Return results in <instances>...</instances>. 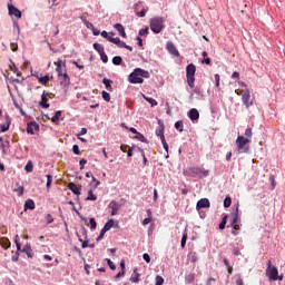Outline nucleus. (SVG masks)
I'll return each instance as SVG.
<instances>
[{
  "instance_id": "nucleus-8",
  "label": "nucleus",
  "mask_w": 285,
  "mask_h": 285,
  "mask_svg": "<svg viewBox=\"0 0 285 285\" xmlns=\"http://www.w3.org/2000/svg\"><path fill=\"white\" fill-rule=\"evenodd\" d=\"M230 226H242V222L239 220V203L235 205V212L233 214Z\"/></svg>"
},
{
  "instance_id": "nucleus-61",
  "label": "nucleus",
  "mask_w": 285,
  "mask_h": 285,
  "mask_svg": "<svg viewBox=\"0 0 285 285\" xmlns=\"http://www.w3.org/2000/svg\"><path fill=\"white\" fill-rule=\"evenodd\" d=\"M164 284V278L161 276L156 277V285H163Z\"/></svg>"
},
{
  "instance_id": "nucleus-37",
  "label": "nucleus",
  "mask_w": 285,
  "mask_h": 285,
  "mask_svg": "<svg viewBox=\"0 0 285 285\" xmlns=\"http://www.w3.org/2000/svg\"><path fill=\"white\" fill-rule=\"evenodd\" d=\"M121 61H124V59H121L120 56H115V57L112 58V63H114V66H121Z\"/></svg>"
},
{
  "instance_id": "nucleus-45",
  "label": "nucleus",
  "mask_w": 285,
  "mask_h": 285,
  "mask_svg": "<svg viewBox=\"0 0 285 285\" xmlns=\"http://www.w3.org/2000/svg\"><path fill=\"white\" fill-rule=\"evenodd\" d=\"M106 262L111 271H116L117 266H115V263L110 258H106Z\"/></svg>"
},
{
  "instance_id": "nucleus-11",
  "label": "nucleus",
  "mask_w": 285,
  "mask_h": 285,
  "mask_svg": "<svg viewBox=\"0 0 285 285\" xmlns=\"http://www.w3.org/2000/svg\"><path fill=\"white\" fill-rule=\"evenodd\" d=\"M101 37L104 39H107V41H109L110 43H118L119 46H121V39H119V37L112 38V36L108 35V31H102L100 32Z\"/></svg>"
},
{
  "instance_id": "nucleus-46",
  "label": "nucleus",
  "mask_w": 285,
  "mask_h": 285,
  "mask_svg": "<svg viewBox=\"0 0 285 285\" xmlns=\"http://www.w3.org/2000/svg\"><path fill=\"white\" fill-rule=\"evenodd\" d=\"M35 166L32 165V161H29L26 167L24 170H27L28 173H32Z\"/></svg>"
},
{
  "instance_id": "nucleus-17",
  "label": "nucleus",
  "mask_w": 285,
  "mask_h": 285,
  "mask_svg": "<svg viewBox=\"0 0 285 285\" xmlns=\"http://www.w3.org/2000/svg\"><path fill=\"white\" fill-rule=\"evenodd\" d=\"M115 30L119 33L122 39H126L128 36L126 35V29L124 28V24L121 23H116L114 24Z\"/></svg>"
},
{
  "instance_id": "nucleus-42",
  "label": "nucleus",
  "mask_w": 285,
  "mask_h": 285,
  "mask_svg": "<svg viewBox=\"0 0 285 285\" xmlns=\"http://www.w3.org/2000/svg\"><path fill=\"white\" fill-rule=\"evenodd\" d=\"M144 99L148 101V104H150L151 107L157 106V100H155L154 98H148L144 96Z\"/></svg>"
},
{
  "instance_id": "nucleus-21",
  "label": "nucleus",
  "mask_w": 285,
  "mask_h": 285,
  "mask_svg": "<svg viewBox=\"0 0 285 285\" xmlns=\"http://www.w3.org/2000/svg\"><path fill=\"white\" fill-rule=\"evenodd\" d=\"M48 97H50V94H46V91H43L41 101L39 102L43 108H50V104H48Z\"/></svg>"
},
{
  "instance_id": "nucleus-47",
  "label": "nucleus",
  "mask_w": 285,
  "mask_h": 285,
  "mask_svg": "<svg viewBox=\"0 0 285 285\" xmlns=\"http://www.w3.org/2000/svg\"><path fill=\"white\" fill-rule=\"evenodd\" d=\"M186 282H187L188 284H193V282H195V275H194V274H188V275L186 276Z\"/></svg>"
},
{
  "instance_id": "nucleus-13",
  "label": "nucleus",
  "mask_w": 285,
  "mask_h": 285,
  "mask_svg": "<svg viewBox=\"0 0 285 285\" xmlns=\"http://www.w3.org/2000/svg\"><path fill=\"white\" fill-rule=\"evenodd\" d=\"M3 119H4V122L0 124V132H8V130H10V124H11L10 116L6 115Z\"/></svg>"
},
{
  "instance_id": "nucleus-36",
  "label": "nucleus",
  "mask_w": 285,
  "mask_h": 285,
  "mask_svg": "<svg viewBox=\"0 0 285 285\" xmlns=\"http://www.w3.org/2000/svg\"><path fill=\"white\" fill-rule=\"evenodd\" d=\"M186 242H188V233H184L180 242L181 248H186Z\"/></svg>"
},
{
  "instance_id": "nucleus-59",
  "label": "nucleus",
  "mask_w": 285,
  "mask_h": 285,
  "mask_svg": "<svg viewBox=\"0 0 285 285\" xmlns=\"http://www.w3.org/2000/svg\"><path fill=\"white\" fill-rule=\"evenodd\" d=\"M14 244H16V246H17L18 253H21V243H19V238H16V239H14Z\"/></svg>"
},
{
  "instance_id": "nucleus-3",
  "label": "nucleus",
  "mask_w": 285,
  "mask_h": 285,
  "mask_svg": "<svg viewBox=\"0 0 285 285\" xmlns=\"http://www.w3.org/2000/svg\"><path fill=\"white\" fill-rule=\"evenodd\" d=\"M149 27L151 32H154V35H159V32H161V30H164L165 28L164 18L163 17L151 18L149 21Z\"/></svg>"
},
{
  "instance_id": "nucleus-12",
  "label": "nucleus",
  "mask_w": 285,
  "mask_h": 285,
  "mask_svg": "<svg viewBox=\"0 0 285 285\" xmlns=\"http://www.w3.org/2000/svg\"><path fill=\"white\" fill-rule=\"evenodd\" d=\"M166 49L169 52V55H173L174 57H179V50H177V47L171 41L167 42Z\"/></svg>"
},
{
  "instance_id": "nucleus-62",
  "label": "nucleus",
  "mask_w": 285,
  "mask_h": 285,
  "mask_svg": "<svg viewBox=\"0 0 285 285\" xmlns=\"http://www.w3.org/2000/svg\"><path fill=\"white\" fill-rule=\"evenodd\" d=\"M146 12H148L147 9H141V11L137 13V17H146Z\"/></svg>"
},
{
  "instance_id": "nucleus-10",
  "label": "nucleus",
  "mask_w": 285,
  "mask_h": 285,
  "mask_svg": "<svg viewBox=\"0 0 285 285\" xmlns=\"http://www.w3.org/2000/svg\"><path fill=\"white\" fill-rule=\"evenodd\" d=\"M108 208H111V216L115 217L119 215V210H121V204L117 203V200H111L108 205Z\"/></svg>"
},
{
  "instance_id": "nucleus-60",
  "label": "nucleus",
  "mask_w": 285,
  "mask_h": 285,
  "mask_svg": "<svg viewBox=\"0 0 285 285\" xmlns=\"http://www.w3.org/2000/svg\"><path fill=\"white\" fill-rule=\"evenodd\" d=\"M150 222H153L151 217H147L142 220V226H148V224H150Z\"/></svg>"
},
{
  "instance_id": "nucleus-26",
  "label": "nucleus",
  "mask_w": 285,
  "mask_h": 285,
  "mask_svg": "<svg viewBox=\"0 0 285 285\" xmlns=\"http://www.w3.org/2000/svg\"><path fill=\"white\" fill-rule=\"evenodd\" d=\"M24 210H35V200L32 199L26 200Z\"/></svg>"
},
{
  "instance_id": "nucleus-52",
  "label": "nucleus",
  "mask_w": 285,
  "mask_h": 285,
  "mask_svg": "<svg viewBox=\"0 0 285 285\" xmlns=\"http://www.w3.org/2000/svg\"><path fill=\"white\" fill-rule=\"evenodd\" d=\"M102 99L105 101H110V94L108 91H102Z\"/></svg>"
},
{
  "instance_id": "nucleus-39",
  "label": "nucleus",
  "mask_w": 285,
  "mask_h": 285,
  "mask_svg": "<svg viewBox=\"0 0 285 285\" xmlns=\"http://www.w3.org/2000/svg\"><path fill=\"white\" fill-rule=\"evenodd\" d=\"M116 46H117L118 48H126V50H129L130 52H132V47L126 45V42H124V41H121V40H120V45H119V43H116Z\"/></svg>"
},
{
  "instance_id": "nucleus-43",
  "label": "nucleus",
  "mask_w": 285,
  "mask_h": 285,
  "mask_svg": "<svg viewBox=\"0 0 285 285\" xmlns=\"http://www.w3.org/2000/svg\"><path fill=\"white\" fill-rule=\"evenodd\" d=\"M22 253H26L28 255V257H32V248H30V246H26L22 249Z\"/></svg>"
},
{
  "instance_id": "nucleus-27",
  "label": "nucleus",
  "mask_w": 285,
  "mask_h": 285,
  "mask_svg": "<svg viewBox=\"0 0 285 285\" xmlns=\"http://www.w3.org/2000/svg\"><path fill=\"white\" fill-rule=\"evenodd\" d=\"M13 191L17 193L18 197H21L23 195V185L17 183Z\"/></svg>"
},
{
  "instance_id": "nucleus-22",
  "label": "nucleus",
  "mask_w": 285,
  "mask_h": 285,
  "mask_svg": "<svg viewBox=\"0 0 285 285\" xmlns=\"http://www.w3.org/2000/svg\"><path fill=\"white\" fill-rule=\"evenodd\" d=\"M0 246L4 250H8V248H10V246H11L10 239L8 237H1L0 238Z\"/></svg>"
},
{
  "instance_id": "nucleus-48",
  "label": "nucleus",
  "mask_w": 285,
  "mask_h": 285,
  "mask_svg": "<svg viewBox=\"0 0 285 285\" xmlns=\"http://www.w3.org/2000/svg\"><path fill=\"white\" fill-rule=\"evenodd\" d=\"M45 219H46V224H52V222H55V218L50 214H47Z\"/></svg>"
},
{
  "instance_id": "nucleus-35",
  "label": "nucleus",
  "mask_w": 285,
  "mask_h": 285,
  "mask_svg": "<svg viewBox=\"0 0 285 285\" xmlns=\"http://www.w3.org/2000/svg\"><path fill=\"white\" fill-rule=\"evenodd\" d=\"M45 177L47 178L46 186H47V190L49 193L50 191V186H52V175H46Z\"/></svg>"
},
{
  "instance_id": "nucleus-50",
  "label": "nucleus",
  "mask_w": 285,
  "mask_h": 285,
  "mask_svg": "<svg viewBox=\"0 0 285 285\" xmlns=\"http://www.w3.org/2000/svg\"><path fill=\"white\" fill-rule=\"evenodd\" d=\"M100 59H101L102 63H108V55H106V51L100 53Z\"/></svg>"
},
{
  "instance_id": "nucleus-30",
  "label": "nucleus",
  "mask_w": 285,
  "mask_h": 285,
  "mask_svg": "<svg viewBox=\"0 0 285 285\" xmlns=\"http://www.w3.org/2000/svg\"><path fill=\"white\" fill-rule=\"evenodd\" d=\"M38 81H39V83H41V86H47L48 81H50V76L47 75L45 77H40V78H38Z\"/></svg>"
},
{
  "instance_id": "nucleus-16",
  "label": "nucleus",
  "mask_w": 285,
  "mask_h": 285,
  "mask_svg": "<svg viewBox=\"0 0 285 285\" xmlns=\"http://www.w3.org/2000/svg\"><path fill=\"white\" fill-rule=\"evenodd\" d=\"M189 174L193 176V177H197L199 175H204L206 177V175H208V173L199 167H193V168H189Z\"/></svg>"
},
{
  "instance_id": "nucleus-54",
  "label": "nucleus",
  "mask_w": 285,
  "mask_h": 285,
  "mask_svg": "<svg viewBox=\"0 0 285 285\" xmlns=\"http://www.w3.org/2000/svg\"><path fill=\"white\" fill-rule=\"evenodd\" d=\"M79 164H80V170H83L85 166L88 164V160L82 158L80 159Z\"/></svg>"
},
{
  "instance_id": "nucleus-2",
  "label": "nucleus",
  "mask_w": 285,
  "mask_h": 285,
  "mask_svg": "<svg viewBox=\"0 0 285 285\" xmlns=\"http://www.w3.org/2000/svg\"><path fill=\"white\" fill-rule=\"evenodd\" d=\"M236 146L239 155L246 154L250 150V139L244 136H238L236 139Z\"/></svg>"
},
{
  "instance_id": "nucleus-55",
  "label": "nucleus",
  "mask_w": 285,
  "mask_h": 285,
  "mask_svg": "<svg viewBox=\"0 0 285 285\" xmlns=\"http://www.w3.org/2000/svg\"><path fill=\"white\" fill-rule=\"evenodd\" d=\"M148 32H149V29H148V27H146L145 29L139 30V36L144 37L145 35H148Z\"/></svg>"
},
{
  "instance_id": "nucleus-23",
  "label": "nucleus",
  "mask_w": 285,
  "mask_h": 285,
  "mask_svg": "<svg viewBox=\"0 0 285 285\" xmlns=\"http://www.w3.org/2000/svg\"><path fill=\"white\" fill-rule=\"evenodd\" d=\"M188 115L191 121H197V119H199V111L195 108L190 109Z\"/></svg>"
},
{
  "instance_id": "nucleus-58",
  "label": "nucleus",
  "mask_w": 285,
  "mask_h": 285,
  "mask_svg": "<svg viewBox=\"0 0 285 285\" xmlns=\"http://www.w3.org/2000/svg\"><path fill=\"white\" fill-rule=\"evenodd\" d=\"M160 141L163 144V148L168 153V142H166V138H163Z\"/></svg>"
},
{
  "instance_id": "nucleus-1",
  "label": "nucleus",
  "mask_w": 285,
  "mask_h": 285,
  "mask_svg": "<svg viewBox=\"0 0 285 285\" xmlns=\"http://www.w3.org/2000/svg\"><path fill=\"white\" fill-rule=\"evenodd\" d=\"M144 79H150V72L141 68H135L128 76L129 83H144Z\"/></svg>"
},
{
  "instance_id": "nucleus-32",
  "label": "nucleus",
  "mask_w": 285,
  "mask_h": 285,
  "mask_svg": "<svg viewBox=\"0 0 285 285\" xmlns=\"http://www.w3.org/2000/svg\"><path fill=\"white\" fill-rule=\"evenodd\" d=\"M227 222H228V215H225V216L223 217L220 224L218 225V228H219L220 230H224V228H226Z\"/></svg>"
},
{
  "instance_id": "nucleus-6",
  "label": "nucleus",
  "mask_w": 285,
  "mask_h": 285,
  "mask_svg": "<svg viewBox=\"0 0 285 285\" xmlns=\"http://www.w3.org/2000/svg\"><path fill=\"white\" fill-rule=\"evenodd\" d=\"M60 80V86L65 92H68V88H70V76H68V72L62 73L61 76H58Z\"/></svg>"
},
{
  "instance_id": "nucleus-18",
  "label": "nucleus",
  "mask_w": 285,
  "mask_h": 285,
  "mask_svg": "<svg viewBox=\"0 0 285 285\" xmlns=\"http://www.w3.org/2000/svg\"><path fill=\"white\" fill-rule=\"evenodd\" d=\"M35 132H37V122L36 121L27 122V134L35 135Z\"/></svg>"
},
{
  "instance_id": "nucleus-57",
  "label": "nucleus",
  "mask_w": 285,
  "mask_h": 285,
  "mask_svg": "<svg viewBox=\"0 0 285 285\" xmlns=\"http://www.w3.org/2000/svg\"><path fill=\"white\" fill-rule=\"evenodd\" d=\"M106 233L107 232L105 229H101L99 236L97 237V242H101V238L105 237Z\"/></svg>"
},
{
  "instance_id": "nucleus-25",
  "label": "nucleus",
  "mask_w": 285,
  "mask_h": 285,
  "mask_svg": "<svg viewBox=\"0 0 285 285\" xmlns=\"http://www.w3.org/2000/svg\"><path fill=\"white\" fill-rule=\"evenodd\" d=\"M164 124H160L159 126H158V128L156 129V135H157V137H160V140L161 139H166V136H164Z\"/></svg>"
},
{
  "instance_id": "nucleus-64",
  "label": "nucleus",
  "mask_w": 285,
  "mask_h": 285,
  "mask_svg": "<svg viewBox=\"0 0 285 285\" xmlns=\"http://www.w3.org/2000/svg\"><path fill=\"white\" fill-rule=\"evenodd\" d=\"M236 285H244V281L242 279V276H237Z\"/></svg>"
},
{
  "instance_id": "nucleus-34",
  "label": "nucleus",
  "mask_w": 285,
  "mask_h": 285,
  "mask_svg": "<svg viewBox=\"0 0 285 285\" xmlns=\"http://www.w3.org/2000/svg\"><path fill=\"white\" fill-rule=\"evenodd\" d=\"M86 199H87V202H97V196H95V194H92V189L88 190V197Z\"/></svg>"
},
{
  "instance_id": "nucleus-53",
  "label": "nucleus",
  "mask_w": 285,
  "mask_h": 285,
  "mask_svg": "<svg viewBox=\"0 0 285 285\" xmlns=\"http://www.w3.org/2000/svg\"><path fill=\"white\" fill-rule=\"evenodd\" d=\"M72 153H73V155H81V151L79 150V146L78 145H73L72 146Z\"/></svg>"
},
{
  "instance_id": "nucleus-19",
  "label": "nucleus",
  "mask_w": 285,
  "mask_h": 285,
  "mask_svg": "<svg viewBox=\"0 0 285 285\" xmlns=\"http://www.w3.org/2000/svg\"><path fill=\"white\" fill-rule=\"evenodd\" d=\"M68 188L73 195H81V186H77L75 183H69Z\"/></svg>"
},
{
  "instance_id": "nucleus-38",
  "label": "nucleus",
  "mask_w": 285,
  "mask_h": 285,
  "mask_svg": "<svg viewBox=\"0 0 285 285\" xmlns=\"http://www.w3.org/2000/svg\"><path fill=\"white\" fill-rule=\"evenodd\" d=\"M232 204H233V199L230 198V196H226V198L224 199V207L230 208Z\"/></svg>"
},
{
  "instance_id": "nucleus-41",
  "label": "nucleus",
  "mask_w": 285,
  "mask_h": 285,
  "mask_svg": "<svg viewBox=\"0 0 285 285\" xmlns=\"http://www.w3.org/2000/svg\"><path fill=\"white\" fill-rule=\"evenodd\" d=\"M253 137V128L248 127L245 130V139H250Z\"/></svg>"
},
{
  "instance_id": "nucleus-56",
  "label": "nucleus",
  "mask_w": 285,
  "mask_h": 285,
  "mask_svg": "<svg viewBox=\"0 0 285 285\" xmlns=\"http://www.w3.org/2000/svg\"><path fill=\"white\" fill-rule=\"evenodd\" d=\"M11 70L17 75V77H21V71H19V68H17V66L13 65V67H11Z\"/></svg>"
},
{
  "instance_id": "nucleus-20",
  "label": "nucleus",
  "mask_w": 285,
  "mask_h": 285,
  "mask_svg": "<svg viewBox=\"0 0 285 285\" xmlns=\"http://www.w3.org/2000/svg\"><path fill=\"white\" fill-rule=\"evenodd\" d=\"M140 277H141V274L137 273V268H135L129 278V282H131L132 284H139Z\"/></svg>"
},
{
  "instance_id": "nucleus-14",
  "label": "nucleus",
  "mask_w": 285,
  "mask_h": 285,
  "mask_svg": "<svg viewBox=\"0 0 285 285\" xmlns=\"http://www.w3.org/2000/svg\"><path fill=\"white\" fill-rule=\"evenodd\" d=\"M10 17H16V19H21V11L13 4L8 6Z\"/></svg>"
},
{
  "instance_id": "nucleus-29",
  "label": "nucleus",
  "mask_w": 285,
  "mask_h": 285,
  "mask_svg": "<svg viewBox=\"0 0 285 285\" xmlns=\"http://www.w3.org/2000/svg\"><path fill=\"white\" fill-rule=\"evenodd\" d=\"M94 50H96V52H98V55H102V52H106L104 49V45L101 43H94Z\"/></svg>"
},
{
  "instance_id": "nucleus-40",
  "label": "nucleus",
  "mask_w": 285,
  "mask_h": 285,
  "mask_svg": "<svg viewBox=\"0 0 285 285\" xmlns=\"http://www.w3.org/2000/svg\"><path fill=\"white\" fill-rule=\"evenodd\" d=\"M135 139H138V141H141L142 144H146V137L144 136V134H140L138 131V134H136Z\"/></svg>"
},
{
  "instance_id": "nucleus-49",
  "label": "nucleus",
  "mask_w": 285,
  "mask_h": 285,
  "mask_svg": "<svg viewBox=\"0 0 285 285\" xmlns=\"http://www.w3.org/2000/svg\"><path fill=\"white\" fill-rule=\"evenodd\" d=\"M89 224H90L91 230H95V228H97V220H95V218H90Z\"/></svg>"
},
{
  "instance_id": "nucleus-28",
  "label": "nucleus",
  "mask_w": 285,
  "mask_h": 285,
  "mask_svg": "<svg viewBox=\"0 0 285 285\" xmlns=\"http://www.w3.org/2000/svg\"><path fill=\"white\" fill-rule=\"evenodd\" d=\"M59 119H61V110L56 111V114L51 118V121L52 124H56V126H59Z\"/></svg>"
},
{
  "instance_id": "nucleus-44",
  "label": "nucleus",
  "mask_w": 285,
  "mask_h": 285,
  "mask_svg": "<svg viewBox=\"0 0 285 285\" xmlns=\"http://www.w3.org/2000/svg\"><path fill=\"white\" fill-rule=\"evenodd\" d=\"M239 226H240V225L232 226V228H233L232 235H234V236L239 235Z\"/></svg>"
},
{
  "instance_id": "nucleus-31",
  "label": "nucleus",
  "mask_w": 285,
  "mask_h": 285,
  "mask_svg": "<svg viewBox=\"0 0 285 285\" xmlns=\"http://www.w3.org/2000/svg\"><path fill=\"white\" fill-rule=\"evenodd\" d=\"M115 226V220L114 219H109L105 226L102 227V229H105L107 233L108 230H110V228H112Z\"/></svg>"
},
{
  "instance_id": "nucleus-4",
  "label": "nucleus",
  "mask_w": 285,
  "mask_h": 285,
  "mask_svg": "<svg viewBox=\"0 0 285 285\" xmlns=\"http://www.w3.org/2000/svg\"><path fill=\"white\" fill-rule=\"evenodd\" d=\"M266 275L269 277V279L272 282H277V279L279 282H282V279H284L283 276H279V271L277 269V267L273 266V262L268 261V267L266 269Z\"/></svg>"
},
{
  "instance_id": "nucleus-15",
  "label": "nucleus",
  "mask_w": 285,
  "mask_h": 285,
  "mask_svg": "<svg viewBox=\"0 0 285 285\" xmlns=\"http://www.w3.org/2000/svg\"><path fill=\"white\" fill-rule=\"evenodd\" d=\"M202 208H210V200L208 198H202L197 202L196 209L202 210Z\"/></svg>"
},
{
  "instance_id": "nucleus-9",
  "label": "nucleus",
  "mask_w": 285,
  "mask_h": 285,
  "mask_svg": "<svg viewBox=\"0 0 285 285\" xmlns=\"http://www.w3.org/2000/svg\"><path fill=\"white\" fill-rule=\"evenodd\" d=\"M56 66V72L58 75V77H61V75H63L66 72V62H63V60L58 59L55 62Z\"/></svg>"
},
{
  "instance_id": "nucleus-7",
  "label": "nucleus",
  "mask_w": 285,
  "mask_h": 285,
  "mask_svg": "<svg viewBox=\"0 0 285 285\" xmlns=\"http://www.w3.org/2000/svg\"><path fill=\"white\" fill-rule=\"evenodd\" d=\"M242 101L245 108H250V106H253L255 99H250V90L246 89L244 91V94L242 95Z\"/></svg>"
},
{
  "instance_id": "nucleus-5",
  "label": "nucleus",
  "mask_w": 285,
  "mask_h": 285,
  "mask_svg": "<svg viewBox=\"0 0 285 285\" xmlns=\"http://www.w3.org/2000/svg\"><path fill=\"white\" fill-rule=\"evenodd\" d=\"M197 72V67H195L194 63H189L186 67V77H187V83L189 88H195V73Z\"/></svg>"
},
{
  "instance_id": "nucleus-63",
  "label": "nucleus",
  "mask_w": 285,
  "mask_h": 285,
  "mask_svg": "<svg viewBox=\"0 0 285 285\" xmlns=\"http://www.w3.org/2000/svg\"><path fill=\"white\" fill-rule=\"evenodd\" d=\"M142 259H145V262H146L147 264H150V255L144 254V255H142Z\"/></svg>"
},
{
  "instance_id": "nucleus-24",
  "label": "nucleus",
  "mask_w": 285,
  "mask_h": 285,
  "mask_svg": "<svg viewBox=\"0 0 285 285\" xmlns=\"http://www.w3.org/2000/svg\"><path fill=\"white\" fill-rule=\"evenodd\" d=\"M102 83H104L106 90H108V92H112V80H110L108 78H104Z\"/></svg>"
},
{
  "instance_id": "nucleus-33",
  "label": "nucleus",
  "mask_w": 285,
  "mask_h": 285,
  "mask_svg": "<svg viewBox=\"0 0 285 285\" xmlns=\"http://www.w3.org/2000/svg\"><path fill=\"white\" fill-rule=\"evenodd\" d=\"M175 128L178 130V132H184V121L178 120L175 122Z\"/></svg>"
},
{
  "instance_id": "nucleus-51",
  "label": "nucleus",
  "mask_w": 285,
  "mask_h": 285,
  "mask_svg": "<svg viewBox=\"0 0 285 285\" xmlns=\"http://www.w3.org/2000/svg\"><path fill=\"white\" fill-rule=\"evenodd\" d=\"M139 150L141 153L144 166H146L148 164V158H146V153L144 151V149H140V148Z\"/></svg>"
}]
</instances>
